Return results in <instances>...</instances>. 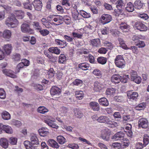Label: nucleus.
<instances>
[{"label":"nucleus","mask_w":149,"mask_h":149,"mask_svg":"<svg viewBox=\"0 0 149 149\" xmlns=\"http://www.w3.org/2000/svg\"><path fill=\"white\" fill-rule=\"evenodd\" d=\"M127 6L125 8L127 12H132L134 10V6L131 2L128 3Z\"/></svg>","instance_id":"32"},{"label":"nucleus","mask_w":149,"mask_h":149,"mask_svg":"<svg viewBox=\"0 0 149 149\" xmlns=\"http://www.w3.org/2000/svg\"><path fill=\"white\" fill-rule=\"evenodd\" d=\"M111 147L114 148L120 149L122 148L121 144L119 143L114 142L112 143Z\"/></svg>","instance_id":"53"},{"label":"nucleus","mask_w":149,"mask_h":149,"mask_svg":"<svg viewBox=\"0 0 149 149\" xmlns=\"http://www.w3.org/2000/svg\"><path fill=\"white\" fill-rule=\"evenodd\" d=\"M130 79L132 81L137 84H140L141 81V77L138 75L137 72L134 70H131L130 72Z\"/></svg>","instance_id":"4"},{"label":"nucleus","mask_w":149,"mask_h":149,"mask_svg":"<svg viewBox=\"0 0 149 149\" xmlns=\"http://www.w3.org/2000/svg\"><path fill=\"white\" fill-rule=\"evenodd\" d=\"M48 111V110L44 106H40L37 109V111L42 114H44Z\"/></svg>","instance_id":"40"},{"label":"nucleus","mask_w":149,"mask_h":149,"mask_svg":"<svg viewBox=\"0 0 149 149\" xmlns=\"http://www.w3.org/2000/svg\"><path fill=\"white\" fill-rule=\"evenodd\" d=\"M10 142L12 145H15L17 142V139L14 137H11L10 138Z\"/></svg>","instance_id":"58"},{"label":"nucleus","mask_w":149,"mask_h":149,"mask_svg":"<svg viewBox=\"0 0 149 149\" xmlns=\"http://www.w3.org/2000/svg\"><path fill=\"white\" fill-rule=\"evenodd\" d=\"M124 134L122 132H119L114 134L112 137V139H114L115 141H121L124 138Z\"/></svg>","instance_id":"14"},{"label":"nucleus","mask_w":149,"mask_h":149,"mask_svg":"<svg viewBox=\"0 0 149 149\" xmlns=\"http://www.w3.org/2000/svg\"><path fill=\"white\" fill-rule=\"evenodd\" d=\"M24 66L25 65L23 63V62L19 63L17 66L16 72H18L20 69L23 68Z\"/></svg>","instance_id":"61"},{"label":"nucleus","mask_w":149,"mask_h":149,"mask_svg":"<svg viewBox=\"0 0 149 149\" xmlns=\"http://www.w3.org/2000/svg\"><path fill=\"white\" fill-rule=\"evenodd\" d=\"M89 65L87 63H80L78 67L79 68L83 70H86L87 69V68L89 67Z\"/></svg>","instance_id":"39"},{"label":"nucleus","mask_w":149,"mask_h":149,"mask_svg":"<svg viewBox=\"0 0 149 149\" xmlns=\"http://www.w3.org/2000/svg\"><path fill=\"white\" fill-rule=\"evenodd\" d=\"M48 18L51 19L49 20V21H53L55 22H53L52 23L55 25H58L62 24L63 21L67 24H69L70 23V18L67 15H65L63 17L55 15H50L48 17Z\"/></svg>","instance_id":"1"},{"label":"nucleus","mask_w":149,"mask_h":149,"mask_svg":"<svg viewBox=\"0 0 149 149\" xmlns=\"http://www.w3.org/2000/svg\"><path fill=\"white\" fill-rule=\"evenodd\" d=\"M109 130L108 129L104 130L102 131L101 137L104 140L108 141L109 139Z\"/></svg>","instance_id":"16"},{"label":"nucleus","mask_w":149,"mask_h":149,"mask_svg":"<svg viewBox=\"0 0 149 149\" xmlns=\"http://www.w3.org/2000/svg\"><path fill=\"white\" fill-rule=\"evenodd\" d=\"M90 108L94 111H98L100 109L98 103L96 102H91L89 104Z\"/></svg>","instance_id":"21"},{"label":"nucleus","mask_w":149,"mask_h":149,"mask_svg":"<svg viewBox=\"0 0 149 149\" xmlns=\"http://www.w3.org/2000/svg\"><path fill=\"white\" fill-rule=\"evenodd\" d=\"M100 19V22L103 25L109 23L112 19L111 16L108 14H103Z\"/></svg>","instance_id":"5"},{"label":"nucleus","mask_w":149,"mask_h":149,"mask_svg":"<svg viewBox=\"0 0 149 149\" xmlns=\"http://www.w3.org/2000/svg\"><path fill=\"white\" fill-rule=\"evenodd\" d=\"M119 28L123 31H125L126 30H128L129 26L125 23H121L120 25Z\"/></svg>","instance_id":"49"},{"label":"nucleus","mask_w":149,"mask_h":149,"mask_svg":"<svg viewBox=\"0 0 149 149\" xmlns=\"http://www.w3.org/2000/svg\"><path fill=\"white\" fill-rule=\"evenodd\" d=\"M56 44L62 47V48L67 46V44L65 40H61L58 39H56L55 40Z\"/></svg>","instance_id":"26"},{"label":"nucleus","mask_w":149,"mask_h":149,"mask_svg":"<svg viewBox=\"0 0 149 149\" xmlns=\"http://www.w3.org/2000/svg\"><path fill=\"white\" fill-rule=\"evenodd\" d=\"M113 116L116 121H120V119L121 118V116L120 112H115L113 114Z\"/></svg>","instance_id":"45"},{"label":"nucleus","mask_w":149,"mask_h":149,"mask_svg":"<svg viewBox=\"0 0 149 149\" xmlns=\"http://www.w3.org/2000/svg\"><path fill=\"white\" fill-rule=\"evenodd\" d=\"M143 144L144 147H145L149 143V136L147 134H145L143 136Z\"/></svg>","instance_id":"43"},{"label":"nucleus","mask_w":149,"mask_h":149,"mask_svg":"<svg viewBox=\"0 0 149 149\" xmlns=\"http://www.w3.org/2000/svg\"><path fill=\"white\" fill-rule=\"evenodd\" d=\"M138 124L140 127L145 129L147 128L148 125V120L145 118L140 119L138 122Z\"/></svg>","instance_id":"11"},{"label":"nucleus","mask_w":149,"mask_h":149,"mask_svg":"<svg viewBox=\"0 0 149 149\" xmlns=\"http://www.w3.org/2000/svg\"><path fill=\"white\" fill-rule=\"evenodd\" d=\"M2 72L4 74L11 78L16 77V76L14 74V72L11 70L5 69L3 70Z\"/></svg>","instance_id":"18"},{"label":"nucleus","mask_w":149,"mask_h":149,"mask_svg":"<svg viewBox=\"0 0 149 149\" xmlns=\"http://www.w3.org/2000/svg\"><path fill=\"white\" fill-rule=\"evenodd\" d=\"M48 50L49 52L57 55L59 54L61 52L60 50L57 47H50L48 49Z\"/></svg>","instance_id":"28"},{"label":"nucleus","mask_w":149,"mask_h":149,"mask_svg":"<svg viewBox=\"0 0 149 149\" xmlns=\"http://www.w3.org/2000/svg\"><path fill=\"white\" fill-rule=\"evenodd\" d=\"M127 96L128 98L132 100L136 101L138 96L137 92L130 90L127 92Z\"/></svg>","instance_id":"6"},{"label":"nucleus","mask_w":149,"mask_h":149,"mask_svg":"<svg viewBox=\"0 0 149 149\" xmlns=\"http://www.w3.org/2000/svg\"><path fill=\"white\" fill-rule=\"evenodd\" d=\"M32 4H30L28 3H24V8L32 10L33 8V7Z\"/></svg>","instance_id":"60"},{"label":"nucleus","mask_w":149,"mask_h":149,"mask_svg":"<svg viewBox=\"0 0 149 149\" xmlns=\"http://www.w3.org/2000/svg\"><path fill=\"white\" fill-rule=\"evenodd\" d=\"M90 42L93 47H99L100 45V41L99 39H93L90 41Z\"/></svg>","instance_id":"25"},{"label":"nucleus","mask_w":149,"mask_h":149,"mask_svg":"<svg viewBox=\"0 0 149 149\" xmlns=\"http://www.w3.org/2000/svg\"><path fill=\"white\" fill-rule=\"evenodd\" d=\"M2 118L4 120H8L11 118L10 114L6 111H3L1 113Z\"/></svg>","instance_id":"27"},{"label":"nucleus","mask_w":149,"mask_h":149,"mask_svg":"<svg viewBox=\"0 0 149 149\" xmlns=\"http://www.w3.org/2000/svg\"><path fill=\"white\" fill-rule=\"evenodd\" d=\"M47 143L50 146L54 148H58L59 147L58 143L54 139H49L47 141Z\"/></svg>","instance_id":"17"},{"label":"nucleus","mask_w":149,"mask_h":149,"mask_svg":"<svg viewBox=\"0 0 149 149\" xmlns=\"http://www.w3.org/2000/svg\"><path fill=\"white\" fill-rule=\"evenodd\" d=\"M135 27L141 31H146L147 29V27L142 22H137L134 24Z\"/></svg>","instance_id":"9"},{"label":"nucleus","mask_w":149,"mask_h":149,"mask_svg":"<svg viewBox=\"0 0 149 149\" xmlns=\"http://www.w3.org/2000/svg\"><path fill=\"white\" fill-rule=\"evenodd\" d=\"M57 139L58 142L61 144H63L65 142V139L63 136L59 135L57 137Z\"/></svg>","instance_id":"46"},{"label":"nucleus","mask_w":149,"mask_h":149,"mask_svg":"<svg viewBox=\"0 0 149 149\" xmlns=\"http://www.w3.org/2000/svg\"><path fill=\"white\" fill-rule=\"evenodd\" d=\"M132 129V125L130 124H128L127 125V126L125 127V129L128 130L126 132H127V134L129 136H131L132 135V132L131 131Z\"/></svg>","instance_id":"48"},{"label":"nucleus","mask_w":149,"mask_h":149,"mask_svg":"<svg viewBox=\"0 0 149 149\" xmlns=\"http://www.w3.org/2000/svg\"><path fill=\"white\" fill-rule=\"evenodd\" d=\"M97 121L99 123H106L107 124L110 123L111 122L109 118L107 116H101L98 117Z\"/></svg>","instance_id":"15"},{"label":"nucleus","mask_w":149,"mask_h":149,"mask_svg":"<svg viewBox=\"0 0 149 149\" xmlns=\"http://www.w3.org/2000/svg\"><path fill=\"white\" fill-rule=\"evenodd\" d=\"M28 141L30 143V145L31 146L37 145L39 144V140L35 134H31V135L30 141Z\"/></svg>","instance_id":"8"},{"label":"nucleus","mask_w":149,"mask_h":149,"mask_svg":"<svg viewBox=\"0 0 149 149\" xmlns=\"http://www.w3.org/2000/svg\"><path fill=\"white\" fill-rule=\"evenodd\" d=\"M80 13L81 15L84 18H88L91 17V15L89 13H87L83 10H81Z\"/></svg>","instance_id":"54"},{"label":"nucleus","mask_w":149,"mask_h":149,"mask_svg":"<svg viewBox=\"0 0 149 149\" xmlns=\"http://www.w3.org/2000/svg\"><path fill=\"white\" fill-rule=\"evenodd\" d=\"M121 141L122 142L121 145L122 148H124L127 147L129 145L130 141L128 139L125 138H123Z\"/></svg>","instance_id":"34"},{"label":"nucleus","mask_w":149,"mask_h":149,"mask_svg":"<svg viewBox=\"0 0 149 149\" xmlns=\"http://www.w3.org/2000/svg\"><path fill=\"white\" fill-rule=\"evenodd\" d=\"M74 112L75 116L78 118H81L83 116L82 112L78 109H75Z\"/></svg>","instance_id":"41"},{"label":"nucleus","mask_w":149,"mask_h":149,"mask_svg":"<svg viewBox=\"0 0 149 149\" xmlns=\"http://www.w3.org/2000/svg\"><path fill=\"white\" fill-rule=\"evenodd\" d=\"M21 31L23 33H31L33 30L30 28V25L26 23H23L21 26Z\"/></svg>","instance_id":"7"},{"label":"nucleus","mask_w":149,"mask_h":149,"mask_svg":"<svg viewBox=\"0 0 149 149\" xmlns=\"http://www.w3.org/2000/svg\"><path fill=\"white\" fill-rule=\"evenodd\" d=\"M2 128L6 133L11 134L13 132L11 127L8 125H3Z\"/></svg>","instance_id":"33"},{"label":"nucleus","mask_w":149,"mask_h":149,"mask_svg":"<svg viewBox=\"0 0 149 149\" xmlns=\"http://www.w3.org/2000/svg\"><path fill=\"white\" fill-rule=\"evenodd\" d=\"M116 8L121 12L122 9L125 8V4L122 0H118L116 3Z\"/></svg>","instance_id":"22"},{"label":"nucleus","mask_w":149,"mask_h":149,"mask_svg":"<svg viewBox=\"0 0 149 149\" xmlns=\"http://www.w3.org/2000/svg\"><path fill=\"white\" fill-rule=\"evenodd\" d=\"M40 136L44 137L49 132L46 128L42 127L38 130Z\"/></svg>","instance_id":"29"},{"label":"nucleus","mask_w":149,"mask_h":149,"mask_svg":"<svg viewBox=\"0 0 149 149\" xmlns=\"http://www.w3.org/2000/svg\"><path fill=\"white\" fill-rule=\"evenodd\" d=\"M44 54L46 57L48 58L50 62H56V57L53 56L51 53H48L46 51H45L44 52Z\"/></svg>","instance_id":"24"},{"label":"nucleus","mask_w":149,"mask_h":149,"mask_svg":"<svg viewBox=\"0 0 149 149\" xmlns=\"http://www.w3.org/2000/svg\"><path fill=\"white\" fill-rule=\"evenodd\" d=\"M118 40L119 42V44L120 46L123 49H128V47L125 43L124 41L122 38H120L118 39Z\"/></svg>","instance_id":"50"},{"label":"nucleus","mask_w":149,"mask_h":149,"mask_svg":"<svg viewBox=\"0 0 149 149\" xmlns=\"http://www.w3.org/2000/svg\"><path fill=\"white\" fill-rule=\"evenodd\" d=\"M66 61V56L63 54H61L59 57L58 63H65Z\"/></svg>","instance_id":"38"},{"label":"nucleus","mask_w":149,"mask_h":149,"mask_svg":"<svg viewBox=\"0 0 149 149\" xmlns=\"http://www.w3.org/2000/svg\"><path fill=\"white\" fill-rule=\"evenodd\" d=\"M61 89L56 86H54L51 88L50 90V93L52 96L59 95L61 93Z\"/></svg>","instance_id":"10"},{"label":"nucleus","mask_w":149,"mask_h":149,"mask_svg":"<svg viewBox=\"0 0 149 149\" xmlns=\"http://www.w3.org/2000/svg\"><path fill=\"white\" fill-rule=\"evenodd\" d=\"M67 146L72 149H79V148L77 144L75 143L69 144Z\"/></svg>","instance_id":"56"},{"label":"nucleus","mask_w":149,"mask_h":149,"mask_svg":"<svg viewBox=\"0 0 149 149\" xmlns=\"http://www.w3.org/2000/svg\"><path fill=\"white\" fill-rule=\"evenodd\" d=\"M107 59L106 58L102 56L99 57L97 58L98 62L102 65L105 64L107 63Z\"/></svg>","instance_id":"37"},{"label":"nucleus","mask_w":149,"mask_h":149,"mask_svg":"<svg viewBox=\"0 0 149 149\" xmlns=\"http://www.w3.org/2000/svg\"><path fill=\"white\" fill-rule=\"evenodd\" d=\"M128 49H132V52L135 54H137L138 53L137 47L136 46H131L130 47H128Z\"/></svg>","instance_id":"59"},{"label":"nucleus","mask_w":149,"mask_h":149,"mask_svg":"<svg viewBox=\"0 0 149 149\" xmlns=\"http://www.w3.org/2000/svg\"><path fill=\"white\" fill-rule=\"evenodd\" d=\"M62 4L63 5L66 6L68 8L70 7V4L69 1L67 0H63L62 3Z\"/></svg>","instance_id":"63"},{"label":"nucleus","mask_w":149,"mask_h":149,"mask_svg":"<svg viewBox=\"0 0 149 149\" xmlns=\"http://www.w3.org/2000/svg\"><path fill=\"white\" fill-rule=\"evenodd\" d=\"M32 5L36 10L39 11L42 8V3L40 0H35L33 2Z\"/></svg>","instance_id":"13"},{"label":"nucleus","mask_w":149,"mask_h":149,"mask_svg":"<svg viewBox=\"0 0 149 149\" xmlns=\"http://www.w3.org/2000/svg\"><path fill=\"white\" fill-rule=\"evenodd\" d=\"M0 145L3 148L6 149L8 146V140L5 138H1L0 139Z\"/></svg>","instance_id":"23"},{"label":"nucleus","mask_w":149,"mask_h":149,"mask_svg":"<svg viewBox=\"0 0 149 149\" xmlns=\"http://www.w3.org/2000/svg\"><path fill=\"white\" fill-rule=\"evenodd\" d=\"M72 35L73 38H77L81 39L83 36L82 34L81 33H78L73 32L72 33Z\"/></svg>","instance_id":"52"},{"label":"nucleus","mask_w":149,"mask_h":149,"mask_svg":"<svg viewBox=\"0 0 149 149\" xmlns=\"http://www.w3.org/2000/svg\"><path fill=\"white\" fill-rule=\"evenodd\" d=\"M116 90L113 88H108L106 91V94L107 95H113L115 93Z\"/></svg>","instance_id":"47"},{"label":"nucleus","mask_w":149,"mask_h":149,"mask_svg":"<svg viewBox=\"0 0 149 149\" xmlns=\"http://www.w3.org/2000/svg\"><path fill=\"white\" fill-rule=\"evenodd\" d=\"M94 89L96 91H99L102 89L101 84L98 81H96L94 83Z\"/></svg>","instance_id":"51"},{"label":"nucleus","mask_w":149,"mask_h":149,"mask_svg":"<svg viewBox=\"0 0 149 149\" xmlns=\"http://www.w3.org/2000/svg\"><path fill=\"white\" fill-rule=\"evenodd\" d=\"M31 25L35 30L39 31L42 29L41 26L38 22L36 21H33L31 22Z\"/></svg>","instance_id":"30"},{"label":"nucleus","mask_w":149,"mask_h":149,"mask_svg":"<svg viewBox=\"0 0 149 149\" xmlns=\"http://www.w3.org/2000/svg\"><path fill=\"white\" fill-rule=\"evenodd\" d=\"M75 96L76 98L81 100L84 97L83 92L82 91H76L75 92Z\"/></svg>","instance_id":"44"},{"label":"nucleus","mask_w":149,"mask_h":149,"mask_svg":"<svg viewBox=\"0 0 149 149\" xmlns=\"http://www.w3.org/2000/svg\"><path fill=\"white\" fill-rule=\"evenodd\" d=\"M11 32L8 30H4L3 33V37L6 39H9L11 37Z\"/></svg>","instance_id":"31"},{"label":"nucleus","mask_w":149,"mask_h":149,"mask_svg":"<svg viewBox=\"0 0 149 149\" xmlns=\"http://www.w3.org/2000/svg\"><path fill=\"white\" fill-rule=\"evenodd\" d=\"M2 48L5 52V53L7 55H9L11 52L12 47L11 44H8L4 45L2 47Z\"/></svg>","instance_id":"19"},{"label":"nucleus","mask_w":149,"mask_h":149,"mask_svg":"<svg viewBox=\"0 0 149 149\" xmlns=\"http://www.w3.org/2000/svg\"><path fill=\"white\" fill-rule=\"evenodd\" d=\"M99 102L101 105L104 106L108 105L109 103L107 99L105 97H102L99 100Z\"/></svg>","instance_id":"35"},{"label":"nucleus","mask_w":149,"mask_h":149,"mask_svg":"<svg viewBox=\"0 0 149 149\" xmlns=\"http://www.w3.org/2000/svg\"><path fill=\"white\" fill-rule=\"evenodd\" d=\"M143 3L140 1L137 0L134 3V6L135 8L140 9L143 7Z\"/></svg>","instance_id":"36"},{"label":"nucleus","mask_w":149,"mask_h":149,"mask_svg":"<svg viewBox=\"0 0 149 149\" xmlns=\"http://www.w3.org/2000/svg\"><path fill=\"white\" fill-rule=\"evenodd\" d=\"M129 79V75H128L124 74L122 77L121 81L123 82L126 83L127 82Z\"/></svg>","instance_id":"62"},{"label":"nucleus","mask_w":149,"mask_h":149,"mask_svg":"<svg viewBox=\"0 0 149 149\" xmlns=\"http://www.w3.org/2000/svg\"><path fill=\"white\" fill-rule=\"evenodd\" d=\"M6 97V93L5 91L2 88L0 89V98L4 99Z\"/></svg>","instance_id":"57"},{"label":"nucleus","mask_w":149,"mask_h":149,"mask_svg":"<svg viewBox=\"0 0 149 149\" xmlns=\"http://www.w3.org/2000/svg\"><path fill=\"white\" fill-rule=\"evenodd\" d=\"M115 63L118 67L123 68L125 66V62L123 55H118L116 56L114 60Z\"/></svg>","instance_id":"3"},{"label":"nucleus","mask_w":149,"mask_h":149,"mask_svg":"<svg viewBox=\"0 0 149 149\" xmlns=\"http://www.w3.org/2000/svg\"><path fill=\"white\" fill-rule=\"evenodd\" d=\"M5 23L8 27L14 28L17 26L19 22L15 17V15L11 14L10 17L6 19Z\"/></svg>","instance_id":"2"},{"label":"nucleus","mask_w":149,"mask_h":149,"mask_svg":"<svg viewBox=\"0 0 149 149\" xmlns=\"http://www.w3.org/2000/svg\"><path fill=\"white\" fill-rule=\"evenodd\" d=\"M40 34L43 36H45L48 35L49 32L47 29H40L39 30Z\"/></svg>","instance_id":"55"},{"label":"nucleus","mask_w":149,"mask_h":149,"mask_svg":"<svg viewBox=\"0 0 149 149\" xmlns=\"http://www.w3.org/2000/svg\"><path fill=\"white\" fill-rule=\"evenodd\" d=\"M64 39L68 42H72L73 41V38L68 36L66 35H65L64 36Z\"/></svg>","instance_id":"64"},{"label":"nucleus","mask_w":149,"mask_h":149,"mask_svg":"<svg viewBox=\"0 0 149 149\" xmlns=\"http://www.w3.org/2000/svg\"><path fill=\"white\" fill-rule=\"evenodd\" d=\"M122 77L118 74L113 75L111 77V81L115 83H118L121 81Z\"/></svg>","instance_id":"20"},{"label":"nucleus","mask_w":149,"mask_h":149,"mask_svg":"<svg viewBox=\"0 0 149 149\" xmlns=\"http://www.w3.org/2000/svg\"><path fill=\"white\" fill-rule=\"evenodd\" d=\"M55 120L54 118H52L51 119H48L45 120V122L49 126L52 127L57 129L58 126V125L54 122Z\"/></svg>","instance_id":"12"},{"label":"nucleus","mask_w":149,"mask_h":149,"mask_svg":"<svg viewBox=\"0 0 149 149\" xmlns=\"http://www.w3.org/2000/svg\"><path fill=\"white\" fill-rule=\"evenodd\" d=\"M15 16L17 17L18 19H22L23 17L24 13L21 10H16L15 13Z\"/></svg>","instance_id":"42"}]
</instances>
